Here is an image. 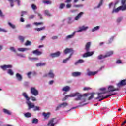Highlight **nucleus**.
Masks as SVG:
<instances>
[{"label":"nucleus","mask_w":126,"mask_h":126,"mask_svg":"<svg viewBox=\"0 0 126 126\" xmlns=\"http://www.w3.org/2000/svg\"><path fill=\"white\" fill-rule=\"evenodd\" d=\"M74 53V51H73V49L72 48H66L64 50V54H65V55H67V54H70L69 56V58H71Z\"/></svg>","instance_id":"obj_5"},{"label":"nucleus","mask_w":126,"mask_h":126,"mask_svg":"<svg viewBox=\"0 0 126 126\" xmlns=\"http://www.w3.org/2000/svg\"><path fill=\"white\" fill-rule=\"evenodd\" d=\"M33 54H34V55H36L37 56H40L41 55H42V52L41 51H39V50L38 49L33 50L32 51Z\"/></svg>","instance_id":"obj_18"},{"label":"nucleus","mask_w":126,"mask_h":126,"mask_svg":"<svg viewBox=\"0 0 126 126\" xmlns=\"http://www.w3.org/2000/svg\"><path fill=\"white\" fill-rule=\"evenodd\" d=\"M123 19V18H122L121 17L118 18L117 20V22H121V21H122V20Z\"/></svg>","instance_id":"obj_58"},{"label":"nucleus","mask_w":126,"mask_h":126,"mask_svg":"<svg viewBox=\"0 0 126 126\" xmlns=\"http://www.w3.org/2000/svg\"><path fill=\"white\" fill-rule=\"evenodd\" d=\"M105 55H100L98 56L97 59L98 60H102V59H105Z\"/></svg>","instance_id":"obj_38"},{"label":"nucleus","mask_w":126,"mask_h":126,"mask_svg":"<svg viewBox=\"0 0 126 126\" xmlns=\"http://www.w3.org/2000/svg\"><path fill=\"white\" fill-rule=\"evenodd\" d=\"M16 77H17L18 80H19V81H21V80H22V76H21V75H20V74L17 73Z\"/></svg>","instance_id":"obj_26"},{"label":"nucleus","mask_w":126,"mask_h":126,"mask_svg":"<svg viewBox=\"0 0 126 126\" xmlns=\"http://www.w3.org/2000/svg\"><path fill=\"white\" fill-rule=\"evenodd\" d=\"M72 1V0H66V1H65V3H70Z\"/></svg>","instance_id":"obj_59"},{"label":"nucleus","mask_w":126,"mask_h":126,"mask_svg":"<svg viewBox=\"0 0 126 126\" xmlns=\"http://www.w3.org/2000/svg\"><path fill=\"white\" fill-rule=\"evenodd\" d=\"M81 75V72H75L72 73V76L74 77H76L77 76H80Z\"/></svg>","instance_id":"obj_19"},{"label":"nucleus","mask_w":126,"mask_h":126,"mask_svg":"<svg viewBox=\"0 0 126 126\" xmlns=\"http://www.w3.org/2000/svg\"><path fill=\"white\" fill-rule=\"evenodd\" d=\"M26 13H27V12H26V11H23L21 12V16H22V17L23 16H24V14H26Z\"/></svg>","instance_id":"obj_53"},{"label":"nucleus","mask_w":126,"mask_h":126,"mask_svg":"<svg viewBox=\"0 0 126 126\" xmlns=\"http://www.w3.org/2000/svg\"><path fill=\"white\" fill-rule=\"evenodd\" d=\"M84 13L81 12H80L78 15L75 17V20H78L82 16L83 14H84Z\"/></svg>","instance_id":"obj_22"},{"label":"nucleus","mask_w":126,"mask_h":126,"mask_svg":"<svg viewBox=\"0 0 126 126\" xmlns=\"http://www.w3.org/2000/svg\"><path fill=\"white\" fill-rule=\"evenodd\" d=\"M44 24L43 22H35L34 23V25H36V26H38V25H42Z\"/></svg>","instance_id":"obj_44"},{"label":"nucleus","mask_w":126,"mask_h":126,"mask_svg":"<svg viewBox=\"0 0 126 126\" xmlns=\"http://www.w3.org/2000/svg\"><path fill=\"white\" fill-rule=\"evenodd\" d=\"M37 15H38V16L39 17L40 19H43V17H42V15H41V14L38 13Z\"/></svg>","instance_id":"obj_61"},{"label":"nucleus","mask_w":126,"mask_h":126,"mask_svg":"<svg viewBox=\"0 0 126 126\" xmlns=\"http://www.w3.org/2000/svg\"><path fill=\"white\" fill-rule=\"evenodd\" d=\"M46 64V63H37L36 65V66H37V67H39V66H45Z\"/></svg>","instance_id":"obj_27"},{"label":"nucleus","mask_w":126,"mask_h":126,"mask_svg":"<svg viewBox=\"0 0 126 126\" xmlns=\"http://www.w3.org/2000/svg\"><path fill=\"white\" fill-rule=\"evenodd\" d=\"M42 115L44 117V121H46V120H48L49 118H50V116H51V113L50 112H43L42 113Z\"/></svg>","instance_id":"obj_11"},{"label":"nucleus","mask_w":126,"mask_h":126,"mask_svg":"<svg viewBox=\"0 0 126 126\" xmlns=\"http://www.w3.org/2000/svg\"><path fill=\"white\" fill-rule=\"evenodd\" d=\"M113 54H114L113 51H108V52H106V55H105L104 58H108L109 57H111V56H112Z\"/></svg>","instance_id":"obj_17"},{"label":"nucleus","mask_w":126,"mask_h":126,"mask_svg":"<svg viewBox=\"0 0 126 126\" xmlns=\"http://www.w3.org/2000/svg\"><path fill=\"white\" fill-rule=\"evenodd\" d=\"M9 1H10L11 7H13L14 5L13 4V0H8Z\"/></svg>","instance_id":"obj_48"},{"label":"nucleus","mask_w":126,"mask_h":126,"mask_svg":"<svg viewBox=\"0 0 126 126\" xmlns=\"http://www.w3.org/2000/svg\"><path fill=\"white\" fill-rule=\"evenodd\" d=\"M32 124H38L39 120L36 118H34L32 122Z\"/></svg>","instance_id":"obj_37"},{"label":"nucleus","mask_w":126,"mask_h":126,"mask_svg":"<svg viewBox=\"0 0 126 126\" xmlns=\"http://www.w3.org/2000/svg\"><path fill=\"white\" fill-rule=\"evenodd\" d=\"M70 90V87L68 86H65L62 89V91H64L65 92H68Z\"/></svg>","instance_id":"obj_21"},{"label":"nucleus","mask_w":126,"mask_h":126,"mask_svg":"<svg viewBox=\"0 0 126 126\" xmlns=\"http://www.w3.org/2000/svg\"><path fill=\"white\" fill-rule=\"evenodd\" d=\"M126 85V79L122 80L118 84V86H124Z\"/></svg>","instance_id":"obj_15"},{"label":"nucleus","mask_w":126,"mask_h":126,"mask_svg":"<svg viewBox=\"0 0 126 126\" xmlns=\"http://www.w3.org/2000/svg\"><path fill=\"white\" fill-rule=\"evenodd\" d=\"M43 3L46 4H51V2L50 0H43Z\"/></svg>","instance_id":"obj_43"},{"label":"nucleus","mask_w":126,"mask_h":126,"mask_svg":"<svg viewBox=\"0 0 126 126\" xmlns=\"http://www.w3.org/2000/svg\"><path fill=\"white\" fill-rule=\"evenodd\" d=\"M103 2H104V0H101L98 5L97 6V8H99L103 4Z\"/></svg>","instance_id":"obj_42"},{"label":"nucleus","mask_w":126,"mask_h":126,"mask_svg":"<svg viewBox=\"0 0 126 126\" xmlns=\"http://www.w3.org/2000/svg\"><path fill=\"white\" fill-rule=\"evenodd\" d=\"M8 24V25H9V26L11 27V28H13V29H15L16 26L15 25L12 24L10 22H9Z\"/></svg>","instance_id":"obj_41"},{"label":"nucleus","mask_w":126,"mask_h":126,"mask_svg":"<svg viewBox=\"0 0 126 126\" xmlns=\"http://www.w3.org/2000/svg\"><path fill=\"white\" fill-rule=\"evenodd\" d=\"M46 29V27H42L41 28H35V30H36V31H42V30H45V29Z\"/></svg>","instance_id":"obj_31"},{"label":"nucleus","mask_w":126,"mask_h":126,"mask_svg":"<svg viewBox=\"0 0 126 126\" xmlns=\"http://www.w3.org/2000/svg\"><path fill=\"white\" fill-rule=\"evenodd\" d=\"M82 6V5H74L73 7L78 8V7H81Z\"/></svg>","instance_id":"obj_56"},{"label":"nucleus","mask_w":126,"mask_h":126,"mask_svg":"<svg viewBox=\"0 0 126 126\" xmlns=\"http://www.w3.org/2000/svg\"><path fill=\"white\" fill-rule=\"evenodd\" d=\"M65 6V4L64 3H61L60 5L59 8L60 9H63Z\"/></svg>","instance_id":"obj_35"},{"label":"nucleus","mask_w":126,"mask_h":126,"mask_svg":"<svg viewBox=\"0 0 126 126\" xmlns=\"http://www.w3.org/2000/svg\"><path fill=\"white\" fill-rule=\"evenodd\" d=\"M100 91H104L105 92V91H107V89H106V88H101L100 89Z\"/></svg>","instance_id":"obj_57"},{"label":"nucleus","mask_w":126,"mask_h":126,"mask_svg":"<svg viewBox=\"0 0 126 126\" xmlns=\"http://www.w3.org/2000/svg\"><path fill=\"white\" fill-rule=\"evenodd\" d=\"M25 46H31V41L27 40V41L25 43Z\"/></svg>","instance_id":"obj_40"},{"label":"nucleus","mask_w":126,"mask_h":126,"mask_svg":"<svg viewBox=\"0 0 126 126\" xmlns=\"http://www.w3.org/2000/svg\"><path fill=\"white\" fill-rule=\"evenodd\" d=\"M90 47H91V42H89L86 44L85 50L86 52H89L90 50Z\"/></svg>","instance_id":"obj_10"},{"label":"nucleus","mask_w":126,"mask_h":126,"mask_svg":"<svg viewBox=\"0 0 126 126\" xmlns=\"http://www.w3.org/2000/svg\"><path fill=\"white\" fill-rule=\"evenodd\" d=\"M31 93L35 97L39 95V91H38V90L36 89V88L35 87H32L31 88Z\"/></svg>","instance_id":"obj_6"},{"label":"nucleus","mask_w":126,"mask_h":126,"mask_svg":"<svg viewBox=\"0 0 126 126\" xmlns=\"http://www.w3.org/2000/svg\"><path fill=\"white\" fill-rule=\"evenodd\" d=\"M60 106H61V108H65V107L68 106V104L66 102H63L60 104Z\"/></svg>","instance_id":"obj_30"},{"label":"nucleus","mask_w":126,"mask_h":126,"mask_svg":"<svg viewBox=\"0 0 126 126\" xmlns=\"http://www.w3.org/2000/svg\"><path fill=\"white\" fill-rule=\"evenodd\" d=\"M57 123H59V121L57 118H52L49 121L47 126H55V125H56Z\"/></svg>","instance_id":"obj_4"},{"label":"nucleus","mask_w":126,"mask_h":126,"mask_svg":"<svg viewBox=\"0 0 126 126\" xmlns=\"http://www.w3.org/2000/svg\"><path fill=\"white\" fill-rule=\"evenodd\" d=\"M126 0H121V6L118 7L116 9H114L112 11V13L114 12H116V13L119 12L120 10H122V11H125L126 10Z\"/></svg>","instance_id":"obj_3"},{"label":"nucleus","mask_w":126,"mask_h":126,"mask_svg":"<svg viewBox=\"0 0 126 126\" xmlns=\"http://www.w3.org/2000/svg\"><path fill=\"white\" fill-rule=\"evenodd\" d=\"M97 73H98V71L92 72L89 71L87 73V75H88V76H93L94 75H96Z\"/></svg>","instance_id":"obj_13"},{"label":"nucleus","mask_w":126,"mask_h":126,"mask_svg":"<svg viewBox=\"0 0 126 126\" xmlns=\"http://www.w3.org/2000/svg\"><path fill=\"white\" fill-rule=\"evenodd\" d=\"M30 48H18V51L19 52H25V51H29Z\"/></svg>","instance_id":"obj_23"},{"label":"nucleus","mask_w":126,"mask_h":126,"mask_svg":"<svg viewBox=\"0 0 126 126\" xmlns=\"http://www.w3.org/2000/svg\"><path fill=\"white\" fill-rule=\"evenodd\" d=\"M88 29V27H85L83 26L82 27H79V30L78 31V32H81L82 31H84Z\"/></svg>","instance_id":"obj_16"},{"label":"nucleus","mask_w":126,"mask_h":126,"mask_svg":"<svg viewBox=\"0 0 126 126\" xmlns=\"http://www.w3.org/2000/svg\"><path fill=\"white\" fill-rule=\"evenodd\" d=\"M84 63V60L82 59H79L75 63V65H77V64H78L79 63Z\"/></svg>","instance_id":"obj_25"},{"label":"nucleus","mask_w":126,"mask_h":126,"mask_svg":"<svg viewBox=\"0 0 126 126\" xmlns=\"http://www.w3.org/2000/svg\"><path fill=\"white\" fill-rule=\"evenodd\" d=\"M24 116L26 118H31L32 114L29 112H27L24 114Z\"/></svg>","instance_id":"obj_32"},{"label":"nucleus","mask_w":126,"mask_h":126,"mask_svg":"<svg viewBox=\"0 0 126 126\" xmlns=\"http://www.w3.org/2000/svg\"><path fill=\"white\" fill-rule=\"evenodd\" d=\"M90 89H91V88H90L89 87H84L83 88L84 91H87L88 90H90Z\"/></svg>","instance_id":"obj_52"},{"label":"nucleus","mask_w":126,"mask_h":126,"mask_svg":"<svg viewBox=\"0 0 126 126\" xmlns=\"http://www.w3.org/2000/svg\"><path fill=\"white\" fill-rule=\"evenodd\" d=\"M18 39L21 43H24V40H25V37L22 36H19Z\"/></svg>","instance_id":"obj_28"},{"label":"nucleus","mask_w":126,"mask_h":126,"mask_svg":"<svg viewBox=\"0 0 126 126\" xmlns=\"http://www.w3.org/2000/svg\"><path fill=\"white\" fill-rule=\"evenodd\" d=\"M94 54V51H86V53L83 55V58H87V57H91Z\"/></svg>","instance_id":"obj_8"},{"label":"nucleus","mask_w":126,"mask_h":126,"mask_svg":"<svg viewBox=\"0 0 126 126\" xmlns=\"http://www.w3.org/2000/svg\"><path fill=\"white\" fill-rule=\"evenodd\" d=\"M94 94H95L94 93L91 94V96L88 98V100L89 101L92 99H93V97H94Z\"/></svg>","instance_id":"obj_39"},{"label":"nucleus","mask_w":126,"mask_h":126,"mask_svg":"<svg viewBox=\"0 0 126 126\" xmlns=\"http://www.w3.org/2000/svg\"><path fill=\"white\" fill-rule=\"evenodd\" d=\"M3 112L5 113V114H7V115H11V112H10V111L6 109H4L3 110Z\"/></svg>","instance_id":"obj_29"},{"label":"nucleus","mask_w":126,"mask_h":126,"mask_svg":"<svg viewBox=\"0 0 126 126\" xmlns=\"http://www.w3.org/2000/svg\"><path fill=\"white\" fill-rule=\"evenodd\" d=\"M99 29H100V26H97L93 28L92 31V32H94V31H97V30H99Z\"/></svg>","instance_id":"obj_33"},{"label":"nucleus","mask_w":126,"mask_h":126,"mask_svg":"<svg viewBox=\"0 0 126 126\" xmlns=\"http://www.w3.org/2000/svg\"><path fill=\"white\" fill-rule=\"evenodd\" d=\"M33 111H40V107L39 106H34V108L33 109Z\"/></svg>","instance_id":"obj_47"},{"label":"nucleus","mask_w":126,"mask_h":126,"mask_svg":"<svg viewBox=\"0 0 126 126\" xmlns=\"http://www.w3.org/2000/svg\"><path fill=\"white\" fill-rule=\"evenodd\" d=\"M116 63H118V64L122 63V61L120 60H117V61H116Z\"/></svg>","instance_id":"obj_60"},{"label":"nucleus","mask_w":126,"mask_h":126,"mask_svg":"<svg viewBox=\"0 0 126 126\" xmlns=\"http://www.w3.org/2000/svg\"><path fill=\"white\" fill-rule=\"evenodd\" d=\"M31 74H32V72H29L27 73V75L29 77V78H31V76H30V75H31Z\"/></svg>","instance_id":"obj_54"},{"label":"nucleus","mask_w":126,"mask_h":126,"mask_svg":"<svg viewBox=\"0 0 126 126\" xmlns=\"http://www.w3.org/2000/svg\"><path fill=\"white\" fill-rule=\"evenodd\" d=\"M70 59V58H69V56L68 58H66V59L63 60V63H67V61H69Z\"/></svg>","instance_id":"obj_46"},{"label":"nucleus","mask_w":126,"mask_h":126,"mask_svg":"<svg viewBox=\"0 0 126 126\" xmlns=\"http://www.w3.org/2000/svg\"><path fill=\"white\" fill-rule=\"evenodd\" d=\"M7 73H8V74H10V75H13V74H14V73L12 71L11 69H9L8 70Z\"/></svg>","instance_id":"obj_36"},{"label":"nucleus","mask_w":126,"mask_h":126,"mask_svg":"<svg viewBox=\"0 0 126 126\" xmlns=\"http://www.w3.org/2000/svg\"><path fill=\"white\" fill-rule=\"evenodd\" d=\"M106 93H108V92L107 91H105L104 92H101V93H98L97 94L98 97L95 98L96 100H98V101H101L103 100H104V99H107V98H109V97H111L113 96V95H117V93H114L113 94H111L109 95H106L105 97H104V96L101 95H103V94H106Z\"/></svg>","instance_id":"obj_2"},{"label":"nucleus","mask_w":126,"mask_h":126,"mask_svg":"<svg viewBox=\"0 0 126 126\" xmlns=\"http://www.w3.org/2000/svg\"><path fill=\"white\" fill-rule=\"evenodd\" d=\"M74 34H75V32H74L72 34L66 36V40H68V39H71V38H73L74 36Z\"/></svg>","instance_id":"obj_34"},{"label":"nucleus","mask_w":126,"mask_h":126,"mask_svg":"<svg viewBox=\"0 0 126 126\" xmlns=\"http://www.w3.org/2000/svg\"><path fill=\"white\" fill-rule=\"evenodd\" d=\"M60 55H61V52L58 51L56 53L51 54L50 56L52 57V58H57L59 57Z\"/></svg>","instance_id":"obj_14"},{"label":"nucleus","mask_w":126,"mask_h":126,"mask_svg":"<svg viewBox=\"0 0 126 126\" xmlns=\"http://www.w3.org/2000/svg\"><path fill=\"white\" fill-rule=\"evenodd\" d=\"M22 96L25 98L26 100H27V102L30 101V98L28 97V95H27V94L25 92L22 93Z\"/></svg>","instance_id":"obj_20"},{"label":"nucleus","mask_w":126,"mask_h":126,"mask_svg":"<svg viewBox=\"0 0 126 126\" xmlns=\"http://www.w3.org/2000/svg\"><path fill=\"white\" fill-rule=\"evenodd\" d=\"M32 9H33V10H36V9H37V6L34 4L32 5Z\"/></svg>","instance_id":"obj_49"},{"label":"nucleus","mask_w":126,"mask_h":126,"mask_svg":"<svg viewBox=\"0 0 126 126\" xmlns=\"http://www.w3.org/2000/svg\"><path fill=\"white\" fill-rule=\"evenodd\" d=\"M52 40H56V39H58V36H53L52 37Z\"/></svg>","instance_id":"obj_64"},{"label":"nucleus","mask_w":126,"mask_h":126,"mask_svg":"<svg viewBox=\"0 0 126 126\" xmlns=\"http://www.w3.org/2000/svg\"><path fill=\"white\" fill-rule=\"evenodd\" d=\"M0 68L4 71L7 70L8 68H12V65H3L0 66Z\"/></svg>","instance_id":"obj_9"},{"label":"nucleus","mask_w":126,"mask_h":126,"mask_svg":"<svg viewBox=\"0 0 126 126\" xmlns=\"http://www.w3.org/2000/svg\"><path fill=\"white\" fill-rule=\"evenodd\" d=\"M10 50H11V51H12V52H14V53H16V50H15V48H14V47H11Z\"/></svg>","instance_id":"obj_51"},{"label":"nucleus","mask_w":126,"mask_h":126,"mask_svg":"<svg viewBox=\"0 0 126 126\" xmlns=\"http://www.w3.org/2000/svg\"><path fill=\"white\" fill-rule=\"evenodd\" d=\"M30 99H31L32 101H33V102L37 101V99H36V97L32 96H31Z\"/></svg>","instance_id":"obj_45"},{"label":"nucleus","mask_w":126,"mask_h":126,"mask_svg":"<svg viewBox=\"0 0 126 126\" xmlns=\"http://www.w3.org/2000/svg\"><path fill=\"white\" fill-rule=\"evenodd\" d=\"M87 94H84L83 95H81L79 93H76L75 94L67 95L65 96L64 98L62 99V101H65L67 98L71 97H77L75 98L76 101H79V100H81L83 99V101L85 102L86 101V99L83 98V97H87Z\"/></svg>","instance_id":"obj_1"},{"label":"nucleus","mask_w":126,"mask_h":126,"mask_svg":"<svg viewBox=\"0 0 126 126\" xmlns=\"http://www.w3.org/2000/svg\"><path fill=\"white\" fill-rule=\"evenodd\" d=\"M27 104L29 107V110H30L33 108H35V105H34L33 103H31V102H30L29 100L27 102Z\"/></svg>","instance_id":"obj_12"},{"label":"nucleus","mask_w":126,"mask_h":126,"mask_svg":"<svg viewBox=\"0 0 126 126\" xmlns=\"http://www.w3.org/2000/svg\"><path fill=\"white\" fill-rule=\"evenodd\" d=\"M45 13L46 15H47L48 16H51V15L50 14V12H49V11H48V10H45Z\"/></svg>","instance_id":"obj_50"},{"label":"nucleus","mask_w":126,"mask_h":126,"mask_svg":"<svg viewBox=\"0 0 126 126\" xmlns=\"http://www.w3.org/2000/svg\"><path fill=\"white\" fill-rule=\"evenodd\" d=\"M0 16L1 17H3V14L2 13V11H1V10L0 9Z\"/></svg>","instance_id":"obj_63"},{"label":"nucleus","mask_w":126,"mask_h":126,"mask_svg":"<svg viewBox=\"0 0 126 126\" xmlns=\"http://www.w3.org/2000/svg\"><path fill=\"white\" fill-rule=\"evenodd\" d=\"M62 108V106H61V104H59L56 108V111H58V110H60Z\"/></svg>","instance_id":"obj_55"},{"label":"nucleus","mask_w":126,"mask_h":126,"mask_svg":"<svg viewBox=\"0 0 126 126\" xmlns=\"http://www.w3.org/2000/svg\"><path fill=\"white\" fill-rule=\"evenodd\" d=\"M66 8H70L71 7V4H68L66 5Z\"/></svg>","instance_id":"obj_62"},{"label":"nucleus","mask_w":126,"mask_h":126,"mask_svg":"<svg viewBox=\"0 0 126 126\" xmlns=\"http://www.w3.org/2000/svg\"><path fill=\"white\" fill-rule=\"evenodd\" d=\"M48 75H49V77L51 78H54L55 77V74H54L53 73V70H51L48 73Z\"/></svg>","instance_id":"obj_24"},{"label":"nucleus","mask_w":126,"mask_h":126,"mask_svg":"<svg viewBox=\"0 0 126 126\" xmlns=\"http://www.w3.org/2000/svg\"><path fill=\"white\" fill-rule=\"evenodd\" d=\"M120 90V89L119 88H115L114 86H109L107 89V90L106 91L107 92V93H109V92H114V91H119Z\"/></svg>","instance_id":"obj_7"}]
</instances>
